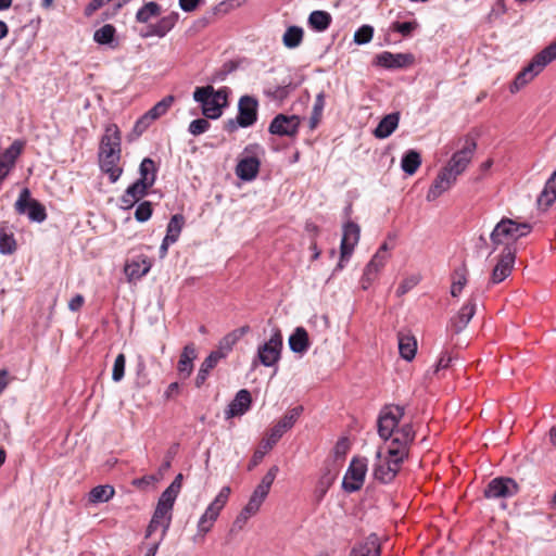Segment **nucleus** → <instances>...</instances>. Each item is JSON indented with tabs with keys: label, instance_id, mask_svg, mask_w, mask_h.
Here are the masks:
<instances>
[{
	"label": "nucleus",
	"instance_id": "39",
	"mask_svg": "<svg viewBox=\"0 0 556 556\" xmlns=\"http://www.w3.org/2000/svg\"><path fill=\"white\" fill-rule=\"evenodd\" d=\"M115 494V490L113 486L105 485H97L89 492V502L90 503H103L110 501Z\"/></svg>",
	"mask_w": 556,
	"mask_h": 556
},
{
	"label": "nucleus",
	"instance_id": "37",
	"mask_svg": "<svg viewBox=\"0 0 556 556\" xmlns=\"http://www.w3.org/2000/svg\"><path fill=\"white\" fill-rule=\"evenodd\" d=\"M17 250V243L14 233L7 227H0V253L11 255Z\"/></svg>",
	"mask_w": 556,
	"mask_h": 556
},
{
	"label": "nucleus",
	"instance_id": "4",
	"mask_svg": "<svg viewBox=\"0 0 556 556\" xmlns=\"http://www.w3.org/2000/svg\"><path fill=\"white\" fill-rule=\"evenodd\" d=\"M532 226L528 223H517L510 218H502L490 236L494 250L502 244L509 247L510 243L516 242L519 238L529 235Z\"/></svg>",
	"mask_w": 556,
	"mask_h": 556
},
{
	"label": "nucleus",
	"instance_id": "29",
	"mask_svg": "<svg viewBox=\"0 0 556 556\" xmlns=\"http://www.w3.org/2000/svg\"><path fill=\"white\" fill-rule=\"evenodd\" d=\"M381 547L376 535L368 536L363 543L355 545L350 556H380Z\"/></svg>",
	"mask_w": 556,
	"mask_h": 556
},
{
	"label": "nucleus",
	"instance_id": "11",
	"mask_svg": "<svg viewBox=\"0 0 556 556\" xmlns=\"http://www.w3.org/2000/svg\"><path fill=\"white\" fill-rule=\"evenodd\" d=\"M415 440V431L410 424H404L397 428L391 437V443L388 447L390 455H399L407 458L409 446Z\"/></svg>",
	"mask_w": 556,
	"mask_h": 556
},
{
	"label": "nucleus",
	"instance_id": "1",
	"mask_svg": "<svg viewBox=\"0 0 556 556\" xmlns=\"http://www.w3.org/2000/svg\"><path fill=\"white\" fill-rule=\"evenodd\" d=\"M122 136L116 124H109L99 146V164L101 170L106 174L112 184L116 182L123 168L119 166L122 156Z\"/></svg>",
	"mask_w": 556,
	"mask_h": 556
},
{
	"label": "nucleus",
	"instance_id": "17",
	"mask_svg": "<svg viewBox=\"0 0 556 556\" xmlns=\"http://www.w3.org/2000/svg\"><path fill=\"white\" fill-rule=\"evenodd\" d=\"M516 253L510 247H505L491 275V282L496 285L504 281L511 273Z\"/></svg>",
	"mask_w": 556,
	"mask_h": 556
},
{
	"label": "nucleus",
	"instance_id": "36",
	"mask_svg": "<svg viewBox=\"0 0 556 556\" xmlns=\"http://www.w3.org/2000/svg\"><path fill=\"white\" fill-rule=\"evenodd\" d=\"M184 226L185 217L181 214L173 215L167 224L166 235L164 239H166V241L175 243L178 240Z\"/></svg>",
	"mask_w": 556,
	"mask_h": 556
},
{
	"label": "nucleus",
	"instance_id": "23",
	"mask_svg": "<svg viewBox=\"0 0 556 556\" xmlns=\"http://www.w3.org/2000/svg\"><path fill=\"white\" fill-rule=\"evenodd\" d=\"M476 313V302L469 299L450 320V328L454 333L463 331Z\"/></svg>",
	"mask_w": 556,
	"mask_h": 556
},
{
	"label": "nucleus",
	"instance_id": "7",
	"mask_svg": "<svg viewBox=\"0 0 556 556\" xmlns=\"http://www.w3.org/2000/svg\"><path fill=\"white\" fill-rule=\"evenodd\" d=\"M404 407L399 405L384 406L378 417L377 427L379 437L388 441L399 428V422L404 417Z\"/></svg>",
	"mask_w": 556,
	"mask_h": 556
},
{
	"label": "nucleus",
	"instance_id": "8",
	"mask_svg": "<svg viewBox=\"0 0 556 556\" xmlns=\"http://www.w3.org/2000/svg\"><path fill=\"white\" fill-rule=\"evenodd\" d=\"M404 407L399 405L384 406L378 417L377 427L379 437L388 441L399 428V422L404 417Z\"/></svg>",
	"mask_w": 556,
	"mask_h": 556
},
{
	"label": "nucleus",
	"instance_id": "21",
	"mask_svg": "<svg viewBox=\"0 0 556 556\" xmlns=\"http://www.w3.org/2000/svg\"><path fill=\"white\" fill-rule=\"evenodd\" d=\"M173 501L168 500L167 497L161 495L156 505V508L154 510V514L152 516V520L154 522H160L162 525V535L161 541L165 538L167 530L170 527L172 522V510L174 507Z\"/></svg>",
	"mask_w": 556,
	"mask_h": 556
},
{
	"label": "nucleus",
	"instance_id": "41",
	"mask_svg": "<svg viewBox=\"0 0 556 556\" xmlns=\"http://www.w3.org/2000/svg\"><path fill=\"white\" fill-rule=\"evenodd\" d=\"M303 29L299 26H290L283 34L282 42L287 48L293 49L301 45L303 40Z\"/></svg>",
	"mask_w": 556,
	"mask_h": 556
},
{
	"label": "nucleus",
	"instance_id": "15",
	"mask_svg": "<svg viewBox=\"0 0 556 556\" xmlns=\"http://www.w3.org/2000/svg\"><path fill=\"white\" fill-rule=\"evenodd\" d=\"M258 101L252 96H242L238 102L237 123L247 128L257 121Z\"/></svg>",
	"mask_w": 556,
	"mask_h": 556
},
{
	"label": "nucleus",
	"instance_id": "50",
	"mask_svg": "<svg viewBox=\"0 0 556 556\" xmlns=\"http://www.w3.org/2000/svg\"><path fill=\"white\" fill-rule=\"evenodd\" d=\"M374 36V27L370 25L361 26L354 34V42L365 45L371 41Z\"/></svg>",
	"mask_w": 556,
	"mask_h": 556
},
{
	"label": "nucleus",
	"instance_id": "45",
	"mask_svg": "<svg viewBox=\"0 0 556 556\" xmlns=\"http://www.w3.org/2000/svg\"><path fill=\"white\" fill-rule=\"evenodd\" d=\"M268 493L262 491L258 488H255L254 492L252 493L248 504L243 507L248 513L255 515L258 510L265 498L267 497Z\"/></svg>",
	"mask_w": 556,
	"mask_h": 556
},
{
	"label": "nucleus",
	"instance_id": "28",
	"mask_svg": "<svg viewBox=\"0 0 556 556\" xmlns=\"http://www.w3.org/2000/svg\"><path fill=\"white\" fill-rule=\"evenodd\" d=\"M251 402L252 397L250 392L245 389L240 390L226 410L227 417L231 418L243 415L250 408Z\"/></svg>",
	"mask_w": 556,
	"mask_h": 556
},
{
	"label": "nucleus",
	"instance_id": "31",
	"mask_svg": "<svg viewBox=\"0 0 556 556\" xmlns=\"http://www.w3.org/2000/svg\"><path fill=\"white\" fill-rule=\"evenodd\" d=\"M291 351L303 354L309 348L308 333L303 327H298L289 338Z\"/></svg>",
	"mask_w": 556,
	"mask_h": 556
},
{
	"label": "nucleus",
	"instance_id": "64",
	"mask_svg": "<svg viewBox=\"0 0 556 556\" xmlns=\"http://www.w3.org/2000/svg\"><path fill=\"white\" fill-rule=\"evenodd\" d=\"M349 450H350L349 440L346 438H341L336 443L333 452L337 457H344Z\"/></svg>",
	"mask_w": 556,
	"mask_h": 556
},
{
	"label": "nucleus",
	"instance_id": "10",
	"mask_svg": "<svg viewBox=\"0 0 556 556\" xmlns=\"http://www.w3.org/2000/svg\"><path fill=\"white\" fill-rule=\"evenodd\" d=\"M14 206L18 214H27L31 222L42 223L47 218L46 207L39 201L30 198L27 188L21 191Z\"/></svg>",
	"mask_w": 556,
	"mask_h": 556
},
{
	"label": "nucleus",
	"instance_id": "13",
	"mask_svg": "<svg viewBox=\"0 0 556 556\" xmlns=\"http://www.w3.org/2000/svg\"><path fill=\"white\" fill-rule=\"evenodd\" d=\"M361 237L359 226L353 222H348L343 227V235L340 245V261L337 269L344 267V262L351 257L355 245L358 243Z\"/></svg>",
	"mask_w": 556,
	"mask_h": 556
},
{
	"label": "nucleus",
	"instance_id": "63",
	"mask_svg": "<svg viewBox=\"0 0 556 556\" xmlns=\"http://www.w3.org/2000/svg\"><path fill=\"white\" fill-rule=\"evenodd\" d=\"M419 282V278L417 276H412L402 281V283L397 288L399 294H405Z\"/></svg>",
	"mask_w": 556,
	"mask_h": 556
},
{
	"label": "nucleus",
	"instance_id": "14",
	"mask_svg": "<svg viewBox=\"0 0 556 556\" xmlns=\"http://www.w3.org/2000/svg\"><path fill=\"white\" fill-rule=\"evenodd\" d=\"M282 349V334L279 329H275L270 339L258 348L257 357L266 366H274L279 359Z\"/></svg>",
	"mask_w": 556,
	"mask_h": 556
},
{
	"label": "nucleus",
	"instance_id": "6",
	"mask_svg": "<svg viewBox=\"0 0 556 556\" xmlns=\"http://www.w3.org/2000/svg\"><path fill=\"white\" fill-rule=\"evenodd\" d=\"M404 459L405 458L399 455H390L389 450H387L386 453L378 450L372 469L375 479L386 484L392 482L399 473Z\"/></svg>",
	"mask_w": 556,
	"mask_h": 556
},
{
	"label": "nucleus",
	"instance_id": "25",
	"mask_svg": "<svg viewBox=\"0 0 556 556\" xmlns=\"http://www.w3.org/2000/svg\"><path fill=\"white\" fill-rule=\"evenodd\" d=\"M389 258H386L381 254L375 253L369 263L366 265L361 283L363 289H367L371 282L378 277L380 270L386 266Z\"/></svg>",
	"mask_w": 556,
	"mask_h": 556
},
{
	"label": "nucleus",
	"instance_id": "12",
	"mask_svg": "<svg viewBox=\"0 0 556 556\" xmlns=\"http://www.w3.org/2000/svg\"><path fill=\"white\" fill-rule=\"evenodd\" d=\"M518 492L519 485L514 479L497 477L488 483L484 496L489 500L508 498L515 496Z\"/></svg>",
	"mask_w": 556,
	"mask_h": 556
},
{
	"label": "nucleus",
	"instance_id": "49",
	"mask_svg": "<svg viewBox=\"0 0 556 556\" xmlns=\"http://www.w3.org/2000/svg\"><path fill=\"white\" fill-rule=\"evenodd\" d=\"M324 106H325V96L321 92V93H318L315 99L312 116L309 118V127L312 129L316 128V126L319 124V122L321 119Z\"/></svg>",
	"mask_w": 556,
	"mask_h": 556
},
{
	"label": "nucleus",
	"instance_id": "40",
	"mask_svg": "<svg viewBox=\"0 0 556 556\" xmlns=\"http://www.w3.org/2000/svg\"><path fill=\"white\" fill-rule=\"evenodd\" d=\"M230 492H231V490H230L229 486L222 488L219 493L216 495L214 501L208 505L206 510L208 513L213 514V516H215L216 518H218L222 509L224 508V506L228 502Z\"/></svg>",
	"mask_w": 556,
	"mask_h": 556
},
{
	"label": "nucleus",
	"instance_id": "47",
	"mask_svg": "<svg viewBox=\"0 0 556 556\" xmlns=\"http://www.w3.org/2000/svg\"><path fill=\"white\" fill-rule=\"evenodd\" d=\"M116 29L112 24H105L94 31L93 39L100 45H109L113 41Z\"/></svg>",
	"mask_w": 556,
	"mask_h": 556
},
{
	"label": "nucleus",
	"instance_id": "57",
	"mask_svg": "<svg viewBox=\"0 0 556 556\" xmlns=\"http://www.w3.org/2000/svg\"><path fill=\"white\" fill-rule=\"evenodd\" d=\"M333 481H334V476L331 475L329 471L320 478V480L317 484V489H316V492L318 493V495H317L318 502H320L323 500V497L325 496V494L327 493L328 489L333 483Z\"/></svg>",
	"mask_w": 556,
	"mask_h": 556
},
{
	"label": "nucleus",
	"instance_id": "42",
	"mask_svg": "<svg viewBox=\"0 0 556 556\" xmlns=\"http://www.w3.org/2000/svg\"><path fill=\"white\" fill-rule=\"evenodd\" d=\"M161 14V5L156 2H148L140 8L136 14V20L139 23H148L152 17Z\"/></svg>",
	"mask_w": 556,
	"mask_h": 556
},
{
	"label": "nucleus",
	"instance_id": "3",
	"mask_svg": "<svg viewBox=\"0 0 556 556\" xmlns=\"http://www.w3.org/2000/svg\"><path fill=\"white\" fill-rule=\"evenodd\" d=\"M554 60H556V40L535 54L531 62L517 74L510 85V92L515 93L522 89Z\"/></svg>",
	"mask_w": 556,
	"mask_h": 556
},
{
	"label": "nucleus",
	"instance_id": "58",
	"mask_svg": "<svg viewBox=\"0 0 556 556\" xmlns=\"http://www.w3.org/2000/svg\"><path fill=\"white\" fill-rule=\"evenodd\" d=\"M216 519L217 518L213 516V514L205 510L204 514L199 519L198 531L203 534L207 533L208 531H211Z\"/></svg>",
	"mask_w": 556,
	"mask_h": 556
},
{
	"label": "nucleus",
	"instance_id": "53",
	"mask_svg": "<svg viewBox=\"0 0 556 556\" xmlns=\"http://www.w3.org/2000/svg\"><path fill=\"white\" fill-rule=\"evenodd\" d=\"M154 119L148 114H143L135 124L132 132L130 137L138 138L140 137L151 125Z\"/></svg>",
	"mask_w": 556,
	"mask_h": 556
},
{
	"label": "nucleus",
	"instance_id": "30",
	"mask_svg": "<svg viewBox=\"0 0 556 556\" xmlns=\"http://www.w3.org/2000/svg\"><path fill=\"white\" fill-rule=\"evenodd\" d=\"M400 122V114L391 113L386 115L374 130V136L378 139H386L392 135L397 128Z\"/></svg>",
	"mask_w": 556,
	"mask_h": 556
},
{
	"label": "nucleus",
	"instance_id": "9",
	"mask_svg": "<svg viewBox=\"0 0 556 556\" xmlns=\"http://www.w3.org/2000/svg\"><path fill=\"white\" fill-rule=\"evenodd\" d=\"M367 459L365 457H353L343 477L342 488L348 493L361 490L364 485L367 473Z\"/></svg>",
	"mask_w": 556,
	"mask_h": 556
},
{
	"label": "nucleus",
	"instance_id": "52",
	"mask_svg": "<svg viewBox=\"0 0 556 556\" xmlns=\"http://www.w3.org/2000/svg\"><path fill=\"white\" fill-rule=\"evenodd\" d=\"M182 479H184L182 473H178L176 476V478L174 479V481L169 484L168 488H166V490L161 495L175 502L180 492V489L182 485Z\"/></svg>",
	"mask_w": 556,
	"mask_h": 556
},
{
	"label": "nucleus",
	"instance_id": "62",
	"mask_svg": "<svg viewBox=\"0 0 556 556\" xmlns=\"http://www.w3.org/2000/svg\"><path fill=\"white\" fill-rule=\"evenodd\" d=\"M417 26L418 25L416 22H395L392 24V29L407 37L412 34L413 30L417 28Z\"/></svg>",
	"mask_w": 556,
	"mask_h": 556
},
{
	"label": "nucleus",
	"instance_id": "46",
	"mask_svg": "<svg viewBox=\"0 0 556 556\" xmlns=\"http://www.w3.org/2000/svg\"><path fill=\"white\" fill-rule=\"evenodd\" d=\"M268 493L262 491L258 488H255L254 492L252 493L248 504L243 507L248 513L255 515L258 510L265 498L267 497Z\"/></svg>",
	"mask_w": 556,
	"mask_h": 556
},
{
	"label": "nucleus",
	"instance_id": "32",
	"mask_svg": "<svg viewBox=\"0 0 556 556\" xmlns=\"http://www.w3.org/2000/svg\"><path fill=\"white\" fill-rule=\"evenodd\" d=\"M399 351L401 356L406 361H412L417 351V341L409 333H399Z\"/></svg>",
	"mask_w": 556,
	"mask_h": 556
},
{
	"label": "nucleus",
	"instance_id": "54",
	"mask_svg": "<svg viewBox=\"0 0 556 556\" xmlns=\"http://www.w3.org/2000/svg\"><path fill=\"white\" fill-rule=\"evenodd\" d=\"M154 119L148 114H143L135 124L132 132L130 137L138 138L140 137L151 125Z\"/></svg>",
	"mask_w": 556,
	"mask_h": 556
},
{
	"label": "nucleus",
	"instance_id": "27",
	"mask_svg": "<svg viewBox=\"0 0 556 556\" xmlns=\"http://www.w3.org/2000/svg\"><path fill=\"white\" fill-rule=\"evenodd\" d=\"M178 13L172 12L170 14L163 16L155 24L149 25L148 31L142 37L157 36L164 37L169 30L174 28L178 21Z\"/></svg>",
	"mask_w": 556,
	"mask_h": 556
},
{
	"label": "nucleus",
	"instance_id": "60",
	"mask_svg": "<svg viewBox=\"0 0 556 556\" xmlns=\"http://www.w3.org/2000/svg\"><path fill=\"white\" fill-rule=\"evenodd\" d=\"M210 126H211V124L207 121V118H198L190 123L188 130L193 136H199V135L207 131Z\"/></svg>",
	"mask_w": 556,
	"mask_h": 556
},
{
	"label": "nucleus",
	"instance_id": "34",
	"mask_svg": "<svg viewBox=\"0 0 556 556\" xmlns=\"http://www.w3.org/2000/svg\"><path fill=\"white\" fill-rule=\"evenodd\" d=\"M156 170L155 162L152 159H143L139 167L140 178L137 181L152 187L156 179Z\"/></svg>",
	"mask_w": 556,
	"mask_h": 556
},
{
	"label": "nucleus",
	"instance_id": "5",
	"mask_svg": "<svg viewBox=\"0 0 556 556\" xmlns=\"http://www.w3.org/2000/svg\"><path fill=\"white\" fill-rule=\"evenodd\" d=\"M458 150L452 154L444 166V168L456 178L460 176L470 164L477 150V141L470 136H465L458 140Z\"/></svg>",
	"mask_w": 556,
	"mask_h": 556
},
{
	"label": "nucleus",
	"instance_id": "33",
	"mask_svg": "<svg viewBox=\"0 0 556 556\" xmlns=\"http://www.w3.org/2000/svg\"><path fill=\"white\" fill-rule=\"evenodd\" d=\"M222 355L218 352H212L201 364L199 372L195 378V387L200 388L206 381L210 371L217 365Z\"/></svg>",
	"mask_w": 556,
	"mask_h": 556
},
{
	"label": "nucleus",
	"instance_id": "38",
	"mask_svg": "<svg viewBox=\"0 0 556 556\" xmlns=\"http://www.w3.org/2000/svg\"><path fill=\"white\" fill-rule=\"evenodd\" d=\"M421 165V156L415 150L407 151L402 157V169L408 174L414 175Z\"/></svg>",
	"mask_w": 556,
	"mask_h": 556
},
{
	"label": "nucleus",
	"instance_id": "26",
	"mask_svg": "<svg viewBox=\"0 0 556 556\" xmlns=\"http://www.w3.org/2000/svg\"><path fill=\"white\" fill-rule=\"evenodd\" d=\"M197 358V350L193 343H188L180 354L177 370L182 379L190 377L193 370V361Z\"/></svg>",
	"mask_w": 556,
	"mask_h": 556
},
{
	"label": "nucleus",
	"instance_id": "43",
	"mask_svg": "<svg viewBox=\"0 0 556 556\" xmlns=\"http://www.w3.org/2000/svg\"><path fill=\"white\" fill-rule=\"evenodd\" d=\"M467 283V268L462 266L454 270L451 294L457 296Z\"/></svg>",
	"mask_w": 556,
	"mask_h": 556
},
{
	"label": "nucleus",
	"instance_id": "22",
	"mask_svg": "<svg viewBox=\"0 0 556 556\" xmlns=\"http://www.w3.org/2000/svg\"><path fill=\"white\" fill-rule=\"evenodd\" d=\"M152 267V261L144 254H140L128 261L125 265V274L129 281L138 280L146 276Z\"/></svg>",
	"mask_w": 556,
	"mask_h": 556
},
{
	"label": "nucleus",
	"instance_id": "51",
	"mask_svg": "<svg viewBox=\"0 0 556 556\" xmlns=\"http://www.w3.org/2000/svg\"><path fill=\"white\" fill-rule=\"evenodd\" d=\"M125 364H126V356H125V354L119 353L114 361V365H113V369H112L113 381L118 382L124 378Z\"/></svg>",
	"mask_w": 556,
	"mask_h": 556
},
{
	"label": "nucleus",
	"instance_id": "2",
	"mask_svg": "<svg viewBox=\"0 0 556 556\" xmlns=\"http://www.w3.org/2000/svg\"><path fill=\"white\" fill-rule=\"evenodd\" d=\"M229 87L215 89L212 85L197 87L193 91V100L201 104L202 114L210 119H217L229 105Z\"/></svg>",
	"mask_w": 556,
	"mask_h": 556
},
{
	"label": "nucleus",
	"instance_id": "56",
	"mask_svg": "<svg viewBox=\"0 0 556 556\" xmlns=\"http://www.w3.org/2000/svg\"><path fill=\"white\" fill-rule=\"evenodd\" d=\"M278 471L279 469L277 466L270 467L256 488L261 489L266 493H269Z\"/></svg>",
	"mask_w": 556,
	"mask_h": 556
},
{
	"label": "nucleus",
	"instance_id": "16",
	"mask_svg": "<svg viewBox=\"0 0 556 556\" xmlns=\"http://www.w3.org/2000/svg\"><path fill=\"white\" fill-rule=\"evenodd\" d=\"M415 58L412 53H392L383 51L375 56L374 64L388 70L406 68L413 65Z\"/></svg>",
	"mask_w": 556,
	"mask_h": 556
},
{
	"label": "nucleus",
	"instance_id": "55",
	"mask_svg": "<svg viewBox=\"0 0 556 556\" xmlns=\"http://www.w3.org/2000/svg\"><path fill=\"white\" fill-rule=\"evenodd\" d=\"M152 213V203L150 201H143L137 206L135 212V218L140 223H144L150 219Z\"/></svg>",
	"mask_w": 556,
	"mask_h": 556
},
{
	"label": "nucleus",
	"instance_id": "20",
	"mask_svg": "<svg viewBox=\"0 0 556 556\" xmlns=\"http://www.w3.org/2000/svg\"><path fill=\"white\" fill-rule=\"evenodd\" d=\"M303 413V406H295L286 412L268 431L271 434V441H279L280 438L290 430Z\"/></svg>",
	"mask_w": 556,
	"mask_h": 556
},
{
	"label": "nucleus",
	"instance_id": "19",
	"mask_svg": "<svg viewBox=\"0 0 556 556\" xmlns=\"http://www.w3.org/2000/svg\"><path fill=\"white\" fill-rule=\"evenodd\" d=\"M456 181L457 178L442 167L427 192V201L431 202L437 200L440 195L450 190Z\"/></svg>",
	"mask_w": 556,
	"mask_h": 556
},
{
	"label": "nucleus",
	"instance_id": "24",
	"mask_svg": "<svg viewBox=\"0 0 556 556\" xmlns=\"http://www.w3.org/2000/svg\"><path fill=\"white\" fill-rule=\"evenodd\" d=\"M260 167L261 161L256 156H244L236 166V175L244 181H251L258 175Z\"/></svg>",
	"mask_w": 556,
	"mask_h": 556
},
{
	"label": "nucleus",
	"instance_id": "44",
	"mask_svg": "<svg viewBox=\"0 0 556 556\" xmlns=\"http://www.w3.org/2000/svg\"><path fill=\"white\" fill-rule=\"evenodd\" d=\"M175 102V97L169 94L154 104L149 111L148 114L155 121L167 113L169 108Z\"/></svg>",
	"mask_w": 556,
	"mask_h": 556
},
{
	"label": "nucleus",
	"instance_id": "18",
	"mask_svg": "<svg viewBox=\"0 0 556 556\" xmlns=\"http://www.w3.org/2000/svg\"><path fill=\"white\" fill-rule=\"evenodd\" d=\"M299 127V116L278 114L271 121L268 130L273 135L293 137L298 134Z\"/></svg>",
	"mask_w": 556,
	"mask_h": 556
},
{
	"label": "nucleus",
	"instance_id": "48",
	"mask_svg": "<svg viewBox=\"0 0 556 556\" xmlns=\"http://www.w3.org/2000/svg\"><path fill=\"white\" fill-rule=\"evenodd\" d=\"M24 143L16 140L14 141L1 155L0 159H3L8 166L12 168L18 155L22 153Z\"/></svg>",
	"mask_w": 556,
	"mask_h": 556
},
{
	"label": "nucleus",
	"instance_id": "59",
	"mask_svg": "<svg viewBox=\"0 0 556 556\" xmlns=\"http://www.w3.org/2000/svg\"><path fill=\"white\" fill-rule=\"evenodd\" d=\"M150 188L151 187L149 186L135 181L126 189V191L128 192V194L132 197V199H135L138 202L140 199L148 194Z\"/></svg>",
	"mask_w": 556,
	"mask_h": 556
},
{
	"label": "nucleus",
	"instance_id": "61",
	"mask_svg": "<svg viewBox=\"0 0 556 556\" xmlns=\"http://www.w3.org/2000/svg\"><path fill=\"white\" fill-rule=\"evenodd\" d=\"M556 201V193L547 192L546 190H542L540 195L538 197V206L540 208L546 210Z\"/></svg>",
	"mask_w": 556,
	"mask_h": 556
},
{
	"label": "nucleus",
	"instance_id": "35",
	"mask_svg": "<svg viewBox=\"0 0 556 556\" xmlns=\"http://www.w3.org/2000/svg\"><path fill=\"white\" fill-rule=\"evenodd\" d=\"M331 15L321 10L313 11L308 16V25L316 31H325L331 24Z\"/></svg>",
	"mask_w": 556,
	"mask_h": 556
}]
</instances>
